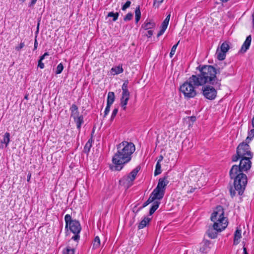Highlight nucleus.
Instances as JSON below:
<instances>
[{
	"instance_id": "0eeeda50",
	"label": "nucleus",
	"mask_w": 254,
	"mask_h": 254,
	"mask_svg": "<svg viewBox=\"0 0 254 254\" xmlns=\"http://www.w3.org/2000/svg\"><path fill=\"white\" fill-rule=\"evenodd\" d=\"M151 203H152V204L151 208H150L149 213V215H152L155 212V211L158 209L160 204V202L159 200V198L154 194H153V192H152L150 194L148 199L143 203L142 206H141L137 209L136 213H137L143 208L146 207Z\"/></svg>"
},
{
	"instance_id": "bb28decb",
	"label": "nucleus",
	"mask_w": 254,
	"mask_h": 254,
	"mask_svg": "<svg viewBox=\"0 0 254 254\" xmlns=\"http://www.w3.org/2000/svg\"><path fill=\"white\" fill-rule=\"evenodd\" d=\"M115 99V93L113 92H109L108 94L107 104L112 105Z\"/></svg>"
},
{
	"instance_id": "680f3d73",
	"label": "nucleus",
	"mask_w": 254,
	"mask_h": 254,
	"mask_svg": "<svg viewBox=\"0 0 254 254\" xmlns=\"http://www.w3.org/2000/svg\"><path fill=\"white\" fill-rule=\"evenodd\" d=\"M28 96H29V94H26L24 96V99H26V100H28Z\"/></svg>"
},
{
	"instance_id": "8fccbe9b",
	"label": "nucleus",
	"mask_w": 254,
	"mask_h": 254,
	"mask_svg": "<svg viewBox=\"0 0 254 254\" xmlns=\"http://www.w3.org/2000/svg\"><path fill=\"white\" fill-rule=\"evenodd\" d=\"M191 88H192V89H191V97H193L195 96V95H196L197 93H196V91L194 90V87L192 86V85H191Z\"/></svg>"
},
{
	"instance_id": "b1692460",
	"label": "nucleus",
	"mask_w": 254,
	"mask_h": 254,
	"mask_svg": "<svg viewBox=\"0 0 254 254\" xmlns=\"http://www.w3.org/2000/svg\"><path fill=\"white\" fill-rule=\"evenodd\" d=\"M151 218H150L147 217H145L144 219H143L141 222L139 223L138 225V229H141L146 227L151 221Z\"/></svg>"
},
{
	"instance_id": "393cba45",
	"label": "nucleus",
	"mask_w": 254,
	"mask_h": 254,
	"mask_svg": "<svg viewBox=\"0 0 254 254\" xmlns=\"http://www.w3.org/2000/svg\"><path fill=\"white\" fill-rule=\"evenodd\" d=\"M252 124L253 128L251 129L248 132V136L246 138V141L250 142L252 138L254 137V117L252 120Z\"/></svg>"
},
{
	"instance_id": "79ce46f5",
	"label": "nucleus",
	"mask_w": 254,
	"mask_h": 254,
	"mask_svg": "<svg viewBox=\"0 0 254 254\" xmlns=\"http://www.w3.org/2000/svg\"><path fill=\"white\" fill-rule=\"evenodd\" d=\"M118 112V108H115L112 113V115L110 118V121H113L116 116L117 113Z\"/></svg>"
},
{
	"instance_id": "c9c22d12",
	"label": "nucleus",
	"mask_w": 254,
	"mask_h": 254,
	"mask_svg": "<svg viewBox=\"0 0 254 254\" xmlns=\"http://www.w3.org/2000/svg\"><path fill=\"white\" fill-rule=\"evenodd\" d=\"M119 12H116L114 13L113 12H110L108 14V17H113V21H116L119 17Z\"/></svg>"
},
{
	"instance_id": "f257e3e1",
	"label": "nucleus",
	"mask_w": 254,
	"mask_h": 254,
	"mask_svg": "<svg viewBox=\"0 0 254 254\" xmlns=\"http://www.w3.org/2000/svg\"><path fill=\"white\" fill-rule=\"evenodd\" d=\"M117 149L112 158L114 165L110 166L113 171L121 170L124 165L131 160L135 147L133 143L124 141L117 145Z\"/></svg>"
},
{
	"instance_id": "37998d69",
	"label": "nucleus",
	"mask_w": 254,
	"mask_h": 254,
	"mask_svg": "<svg viewBox=\"0 0 254 254\" xmlns=\"http://www.w3.org/2000/svg\"><path fill=\"white\" fill-rule=\"evenodd\" d=\"M24 42L21 41L20 44L18 46L15 47V50L17 51H20L24 47Z\"/></svg>"
},
{
	"instance_id": "2eb2a0df",
	"label": "nucleus",
	"mask_w": 254,
	"mask_h": 254,
	"mask_svg": "<svg viewBox=\"0 0 254 254\" xmlns=\"http://www.w3.org/2000/svg\"><path fill=\"white\" fill-rule=\"evenodd\" d=\"M222 230L218 227L217 224H213L212 226H210L207 231V234L209 237L211 239H214L217 237L218 232H220Z\"/></svg>"
},
{
	"instance_id": "3c124183",
	"label": "nucleus",
	"mask_w": 254,
	"mask_h": 254,
	"mask_svg": "<svg viewBox=\"0 0 254 254\" xmlns=\"http://www.w3.org/2000/svg\"><path fill=\"white\" fill-rule=\"evenodd\" d=\"M240 158H241V157H240L237 154L236 155L233 156V157H232V161L233 162H236V161H237L238 160V159H240Z\"/></svg>"
},
{
	"instance_id": "f8f14e48",
	"label": "nucleus",
	"mask_w": 254,
	"mask_h": 254,
	"mask_svg": "<svg viewBox=\"0 0 254 254\" xmlns=\"http://www.w3.org/2000/svg\"><path fill=\"white\" fill-rule=\"evenodd\" d=\"M224 211L223 208L220 206H217L215 210L214 211L213 213L211 215V216H215L216 219H221L222 221V225L223 227H227L228 226V221L226 217H225L224 216Z\"/></svg>"
},
{
	"instance_id": "ddd939ff",
	"label": "nucleus",
	"mask_w": 254,
	"mask_h": 254,
	"mask_svg": "<svg viewBox=\"0 0 254 254\" xmlns=\"http://www.w3.org/2000/svg\"><path fill=\"white\" fill-rule=\"evenodd\" d=\"M203 94L205 98L209 100L214 99L217 94L216 90L215 88L210 86H206L202 89Z\"/></svg>"
},
{
	"instance_id": "72a5a7b5",
	"label": "nucleus",
	"mask_w": 254,
	"mask_h": 254,
	"mask_svg": "<svg viewBox=\"0 0 254 254\" xmlns=\"http://www.w3.org/2000/svg\"><path fill=\"white\" fill-rule=\"evenodd\" d=\"M162 172L161 171V164L159 163V162H157L156 166H155V170L154 171V176H156L157 175H158L160 174Z\"/></svg>"
},
{
	"instance_id": "338daca9",
	"label": "nucleus",
	"mask_w": 254,
	"mask_h": 254,
	"mask_svg": "<svg viewBox=\"0 0 254 254\" xmlns=\"http://www.w3.org/2000/svg\"><path fill=\"white\" fill-rule=\"evenodd\" d=\"M20 0L22 2H24L25 1V0Z\"/></svg>"
},
{
	"instance_id": "e433bc0d",
	"label": "nucleus",
	"mask_w": 254,
	"mask_h": 254,
	"mask_svg": "<svg viewBox=\"0 0 254 254\" xmlns=\"http://www.w3.org/2000/svg\"><path fill=\"white\" fill-rule=\"evenodd\" d=\"M183 124L184 126H186L188 128L190 127V117H187L183 119Z\"/></svg>"
},
{
	"instance_id": "ea45409f",
	"label": "nucleus",
	"mask_w": 254,
	"mask_h": 254,
	"mask_svg": "<svg viewBox=\"0 0 254 254\" xmlns=\"http://www.w3.org/2000/svg\"><path fill=\"white\" fill-rule=\"evenodd\" d=\"M133 17V14L131 12H128L124 18L125 21H130Z\"/></svg>"
},
{
	"instance_id": "9b49d317",
	"label": "nucleus",
	"mask_w": 254,
	"mask_h": 254,
	"mask_svg": "<svg viewBox=\"0 0 254 254\" xmlns=\"http://www.w3.org/2000/svg\"><path fill=\"white\" fill-rule=\"evenodd\" d=\"M252 158L248 156L247 157L241 158L239 165H236L237 168L240 170V172H247L251 169L252 166L251 159Z\"/></svg>"
},
{
	"instance_id": "7ed1b4c3",
	"label": "nucleus",
	"mask_w": 254,
	"mask_h": 254,
	"mask_svg": "<svg viewBox=\"0 0 254 254\" xmlns=\"http://www.w3.org/2000/svg\"><path fill=\"white\" fill-rule=\"evenodd\" d=\"M199 75H192L191 80L196 86L202 85L207 82L213 84L216 77L215 68L211 65H204L200 69Z\"/></svg>"
},
{
	"instance_id": "473e14b6",
	"label": "nucleus",
	"mask_w": 254,
	"mask_h": 254,
	"mask_svg": "<svg viewBox=\"0 0 254 254\" xmlns=\"http://www.w3.org/2000/svg\"><path fill=\"white\" fill-rule=\"evenodd\" d=\"M229 49V46L227 42H225L223 43L221 46L220 51L226 53Z\"/></svg>"
},
{
	"instance_id": "412c9836",
	"label": "nucleus",
	"mask_w": 254,
	"mask_h": 254,
	"mask_svg": "<svg viewBox=\"0 0 254 254\" xmlns=\"http://www.w3.org/2000/svg\"><path fill=\"white\" fill-rule=\"evenodd\" d=\"M155 23L153 22L146 20L141 26V28L143 29L147 30L154 28L155 27Z\"/></svg>"
},
{
	"instance_id": "9d476101",
	"label": "nucleus",
	"mask_w": 254,
	"mask_h": 254,
	"mask_svg": "<svg viewBox=\"0 0 254 254\" xmlns=\"http://www.w3.org/2000/svg\"><path fill=\"white\" fill-rule=\"evenodd\" d=\"M128 81L126 80L124 81L122 87V93L121 98L120 105L123 110L126 111L127 109V105L129 99L130 93L128 90Z\"/></svg>"
},
{
	"instance_id": "a18cd8bd",
	"label": "nucleus",
	"mask_w": 254,
	"mask_h": 254,
	"mask_svg": "<svg viewBox=\"0 0 254 254\" xmlns=\"http://www.w3.org/2000/svg\"><path fill=\"white\" fill-rule=\"evenodd\" d=\"M163 0H154L153 6L159 7L160 3L163 2Z\"/></svg>"
},
{
	"instance_id": "c85d7f7f",
	"label": "nucleus",
	"mask_w": 254,
	"mask_h": 254,
	"mask_svg": "<svg viewBox=\"0 0 254 254\" xmlns=\"http://www.w3.org/2000/svg\"><path fill=\"white\" fill-rule=\"evenodd\" d=\"M168 25V23H166V22L163 21L160 27V30L157 34V37H159L163 34L166 29H167Z\"/></svg>"
},
{
	"instance_id": "864d4df0",
	"label": "nucleus",
	"mask_w": 254,
	"mask_h": 254,
	"mask_svg": "<svg viewBox=\"0 0 254 254\" xmlns=\"http://www.w3.org/2000/svg\"><path fill=\"white\" fill-rule=\"evenodd\" d=\"M170 18V14H169L167 16V17L165 18V19L163 21L166 22V23L169 24Z\"/></svg>"
},
{
	"instance_id": "39448f33",
	"label": "nucleus",
	"mask_w": 254,
	"mask_h": 254,
	"mask_svg": "<svg viewBox=\"0 0 254 254\" xmlns=\"http://www.w3.org/2000/svg\"><path fill=\"white\" fill-rule=\"evenodd\" d=\"M204 172V169L201 167H195L191 170V182L195 183L193 190L200 188L206 183Z\"/></svg>"
},
{
	"instance_id": "4d7b16f0",
	"label": "nucleus",
	"mask_w": 254,
	"mask_h": 254,
	"mask_svg": "<svg viewBox=\"0 0 254 254\" xmlns=\"http://www.w3.org/2000/svg\"><path fill=\"white\" fill-rule=\"evenodd\" d=\"M163 159V156L162 155H161L159 156V159H158V160L157 162H159V163H160L161 161H162Z\"/></svg>"
},
{
	"instance_id": "f3484780",
	"label": "nucleus",
	"mask_w": 254,
	"mask_h": 254,
	"mask_svg": "<svg viewBox=\"0 0 254 254\" xmlns=\"http://www.w3.org/2000/svg\"><path fill=\"white\" fill-rule=\"evenodd\" d=\"M73 119L74 122L76 123L77 128L78 130H80L81 126L84 123V118L83 115H81L77 117H74Z\"/></svg>"
},
{
	"instance_id": "6e6552de",
	"label": "nucleus",
	"mask_w": 254,
	"mask_h": 254,
	"mask_svg": "<svg viewBox=\"0 0 254 254\" xmlns=\"http://www.w3.org/2000/svg\"><path fill=\"white\" fill-rule=\"evenodd\" d=\"M140 168V166H137L128 175L123 177L119 181L120 185L125 186L127 189L129 188L133 185V182Z\"/></svg>"
},
{
	"instance_id": "1a4fd4ad",
	"label": "nucleus",
	"mask_w": 254,
	"mask_h": 254,
	"mask_svg": "<svg viewBox=\"0 0 254 254\" xmlns=\"http://www.w3.org/2000/svg\"><path fill=\"white\" fill-rule=\"evenodd\" d=\"M250 142L246 141L240 143L237 148V154L240 157L244 158L250 157H253V153L251 151V148L248 143Z\"/></svg>"
},
{
	"instance_id": "cd10ccee",
	"label": "nucleus",
	"mask_w": 254,
	"mask_h": 254,
	"mask_svg": "<svg viewBox=\"0 0 254 254\" xmlns=\"http://www.w3.org/2000/svg\"><path fill=\"white\" fill-rule=\"evenodd\" d=\"M111 71L114 72L113 73L115 74H118L122 73L124 71V69L122 67V64L119 65L118 66H116L113 67L111 68Z\"/></svg>"
},
{
	"instance_id": "bf43d9fd",
	"label": "nucleus",
	"mask_w": 254,
	"mask_h": 254,
	"mask_svg": "<svg viewBox=\"0 0 254 254\" xmlns=\"http://www.w3.org/2000/svg\"><path fill=\"white\" fill-rule=\"evenodd\" d=\"M45 58V56L43 55L40 57L39 60L43 61Z\"/></svg>"
},
{
	"instance_id": "a211bd4d",
	"label": "nucleus",
	"mask_w": 254,
	"mask_h": 254,
	"mask_svg": "<svg viewBox=\"0 0 254 254\" xmlns=\"http://www.w3.org/2000/svg\"><path fill=\"white\" fill-rule=\"evenodd\" d=\"M252 41L251 35L248 36L244 43H243L241 51L243 52H245L249 48Z\"/></svg>"
},
{
	"instance_id": "69168bd1",
	"label": "nucleus",
	"mask_w": 254,
	"mask_h": 254,
	"mask_svg": "<svg viewBox=\"0 0 254 254\" xmlns=\"http://www.w3.org/2000/svg\"><path fill=\"white\" fill-rule=\"evenodd\" d=\"M45 57L48 56L49 55V53L48 52H46L43 54Z\"/></svg>"
},
{
	"instance_id": "7c9ffc66",
	"label": "nucleus",
	"mask_w": 254,
	"mask_h": 254,
	"mask_svg": "<svg viewBox=\"0 0 254 254\" xmlns=\"http://www.w3.org/2000/svg\"><path fill=\"white\" fill-rule=\"evenodd\" d=\"M141 18V11L140 10V7L138 5L136 7L135 10V23H137Z\"/></svg>"
},
{
	"instance_id": "5fc2aeb1",
	"label": "nucleus",
	"mask_w": 254,
	"mask_h": 254,
	"mask_svg": "<svg viewBox=\"0 0 254 254\" xmlns=\"http://www.w3.org/2000/svg\"><path fill=\"white\" fill-rule=\"evenodd\" d=\"M170 18V14H169L167 16V17L165 18V19L163 21L166 22V23L169 24Z\"/></svg>"
},
{
	"instance_id": "49530a36",
	"label": "nucleus",
	"mask_w": 254,
	"mask_h": 254,
	"mask_svg": "<svg viewBox=\"0 0 254 254\" xmlns=\"http://www.w3.org/2000/svg\"><path fill=\"white\" fill-rule=\"evenodd\" d=\"M37 35H36L35 37V40H34V49H33L34 51L36 50L38 47V41L37 40Z\"/></svg>"
},
{
	"instance_id": "f03ea898",
	"label": "nucleus",
	"mask_w": 254,
	"mask_h": 254,
	"mask_svg": "<svg viewBox=\"0 0 254 254\" xmlns=\"http://www.w3.org/2000/svg\"><path fill=\"white\" fill-rule=\"evenodd\" d=\"M229 175L231 179L234 180V186L235 190L232 188L230 189V194L232 197L236 194L237 191L239 195H242L245 189L248 182L247 176L244 173L240 172V170L237 168L236 165H233L230 172Z\"/></svg>"
},
{
	"instance_id": "4c0bfd02",
	"label": "nucleus",
	"mask_w": 254,
	"mask_h": 254,
	"mask_svg": "<svg viewBox=\"0 0 254 254\" xmlns=\"http://www.w3.org/2000/svg\"><path fill=\"white\" fill-rule=\"evenodd\" d=\"M180 41H178V43L174 45L172 49H171V52L170 53V58H172V57L173 56V55L175 54V52H176V49H177V47Z\"/></svg>"
},
{
	"instance_id": "5701e85b",
	"label": "nucleus",
	"mask_w": 254,
	"mask_h": 254,
	"mask_svg": "<svg viewBox=\"0 0 254 254\" xmlns=\"http://www.w3.org/2000/svg\"><path fill=\"white\" fill-rule=\"evenodd\" d=\"M70 112H71V115L70 117L72 118H74V117H77L79 116V111H78V108L77 105L73 104L71 105V106L70 107L69 109Z\"/></svg>"
},
{
	"instance_id": "09e8293b",
	"label": "nucleus",
	"mask_w": 254,
	"mask_h": 254,
	"mask_svg": "<svg viewBox=\"0 0 254 254\" xmlns=\"http://www.w3.org/2000/svg\"><path fill=\"white\" fill-rule=\"evenodd\" d=\"M153 34V31L151 30H148L147 32V34H145L148 37H151Z\"/></svg>"
},
{
	"instance_id": "aec40b11",
	"label": "nucleus",
	"mask_w": 254,
	"mask_h": 254,
	"mask_svg": "<svg viewBox=\"0 0 254 254\" xmlns=\"http://www.w3.org/2000/svg\"><path fill=\"white\" fill-rule=\"evenodd\" d=\"M241 233V230L237 228L234 233V245H237L239 243L240 240L242 238Z\"/></svg>"
},
{
	"instance_id": "2f4dec72",
	"label": "nucleus",
	"mask_w": 254,
	"mask_h": 254,
	"mask_svg": "<svg viewBox=\"0 0 254 254\" xmlns=\"http://www.w3.org/2000/svg\"><path fill=\"white\" fill-rule=\"evenodd\" d=\"M100 246V240L98 236L95 237L94 241L93 242V248L97 249Z\"/></svg>"
},
{
	"instance_id": "c03bdc74",
	"label": "nucleus",
	"mask_w": 254,
	"mask_h": 254,
	"mask_svg": "<svg viewBox=\"0 0 254 254\" xmlns=\"http://www.w3.org/2000/svg\"><path fill=\"white\" fill-rule=\"evenodd\" d=\"M111 105L107 104L106 107L104 111V118H105L109 113Z\"/></svg>"
},
{
	"instance_id": "603ef678",
	"label": "nucleus",
	"mask_w": 254,
	"mask_h": 254,
	"mask_svg": "<svg viewBox=\"0 0 254 254\" xmlns=\"http://www.w3.org/2000/svg\"><path fill=\"white\" fill-rule=\"evenodd\" d=\"M37 0H31L29 4V7H32L36 3Z\"/></svg>"
},
{
	"instance_id": "f704fd0d",
	"label": "nucleus",
	"mask_w": 254,
	"mask_h": 254,
	"mask_svg": "<svg viewBox=\"0 0 254 254\" xmlns=\"http://www.w3.org/2000/svg\"><path fill=\"white\" fill-rule=\"evenodd\" d=\"M74 249H72L68 246L63 251V254H74Z\"/></svg>"
},
{
	"instance_id": "58836bf2",
	"label": "nucleus",
	"mask_w": 254,
	"mask_h": 254,
	"mask_svg": "<svg viewBox=\"0 0 254 254\" xmlns=\"http://www.w3.org/2000/svg\"><path fill=\"white\" fill-rule=\"evenodd\" d=\"M63 69H64V65H63V64L62 63L59 64L57 67L56 71L55 72L57 74H60L63 70Z\"/></svg>"
},
{
	"instance_id": "4468645a",
	"label": "nucleus",
	"mask_w": 254,
	"mask_h": 254,
	"mask_svg": "<svg viewBox=\"0 0 254 254\" xmlns=\"http://www.w3.org/2000/svg\"><path fill=\"white\" fill-rule=\"evenodd\" d=\"M190 78L180 86V90L184 95L185 97L190 98Z\"/></svg>"
},
{
	"instance_id": "a19ab883",
	"label": "nucleus",
	"mask_w": 254,
	"mask_h": 254,
	"mask_svg": "<svg viewBox=\"0 0 254 254\" xmlns=\"http://www.w3.org/2000/svg\"><path fill=\"white\" fill-rule=\"evenodd\" d=\"M131 5V1L127 0L122 6V10L125 11L127 8H129Z\"/></svg>"
},
{
	"instance_id": "c756f323",
	"label": "nucleus",
	"mask_w": 254,
	"mask_h": 254,
	"mask_svg": "<svg viewBox=\"0 0 254 254\" xmlns=\"http://www.w3.org/2000/svg\"><path fill=\"white\" fill-rule=\"evenodd\" d=\"M216 55L217 58L220 61L224 60L226 58V53L220 51L219 49H217Z\"/></svg>"
},
{
	"instance_id": "774afa93",
	"label": "nucleus",
	"mask_w": 254,
	"mask_h": 254,
	"mask_svg": "<svg viewBox=\"0 0 254 254\" xmlns=\"http://www.w3.org/2000/svg\"><path fill=\"white\" fill-rule=\"evenodd\" d=\"M188 16H189V14L188 13V14H187V15H186V17H188Z\"/></svg>"
},
{
	"instance_id": "4be33fe9",
	"label": "nucleus",
	"mask_w": 254,
	"mask_h": 254,
	"mask_svg": "<svg viewBox=\"0 0 254 254\" xmlns=\"http://www.w3.org/2000/svg\"><path fill=\"white\" fill-rule=\"evenodd\" d=\"M10 133L8 132H6L4 133L3 139L0 141L1 145H0V148H3L2 144H5V147L8 146L10 142Z\"/></svg>"
},
{
	"instance_id": "6e6d98bb",
	"label": "nucleus",
	"mask_w": 254,
	"mask_h": 254,
	"mask_svg": "<svg viewBox=\"0 0 254 254\" xmlns=\"http://www.w3.org/2000/svg\"><path fill=\"white\" fill-rule=\"evenodd\" d=\"M31 173L30 172H29L27 175V182H30V180L31 179Z\"/></svg>"
},
{
	"instance_id": "423d86ee",
	"label": "nucleus",
	"mask_w": 254,
	"mask_h": 254,
	"mask_svg": "<svg viewBox=\"0 0 254 254\" xmlns=\"http://www.w3.org/2000/svg\"><path fill=\"white\" fill-rule=\"evenodd\" d=\"M168 178L167 175L160 178L157 187L152 192L159 198V200L162 199L164 195L166 187L169 183Z\"/></svg>"
},
{
	"instance_id": "20e7f679",
	"label": "nucleus",
	"mask_w": 254,
	"mask_h": 254,
	"mask_svg": "<svg viewBox=\"0 0 254 254\" xmlns=\"http://www.w3.org/2000/svg\"><path fill=\"white\" fill-rule=\"evenodd\" d=\"M64 220L65 222V229L69 227V230L74 234L71 239L76 242H78L80 239L79 233L81 230L79 222L75 219H72L69 214L65 215Z\"/></svg>"
},
{
	"instance_id": "e2e57ef3",
	"label": "nucleus",
	"mask_w": 254,
	"mask_h": 254,
	"mask_svg": "<svg viewBox=\"0 0 254 254\" xmlns=\"http://www.w3.org/2000/svg\"><path fill=\"white\" fill-rule=\"evenodd\" d=\"M252 18H253V22L254 27V12L252 14Z\"/></svg>"
},
{
	"instance_id": "052dcab7",
	"label": "nucleus",
	"mask_w": 254,
	"mask_h": 254,
	"mask_svg": "<svg viewBox=\"0 0 254 254\" xmlns=\"http://www.w3.org/2000/svg\"><path fill=\"white\" fill-rule=\"evenodd\" d=\"M243 251H244V254H248L247 251V249L245 247L243 248Z\"/></svg>"
},
{
	"instance_id": "dca6fc26",
	"label": "nucleus",
	"mask_w": 254,
	"mask_h": 254,
	"mask_svg": "<svg viewBox=\"0 0 254 254\" xmlns=\"http://www.w3.org/2000/svg\"><path fill=\"white\" fill-rule=\"evenodd\" d=\"M94 131H95V129L93 128L92 130V132H91V137H90V138L89 139V140L86 142L85 145L84 147L83 152L86 153L87 155L88 154L89 152H90V148L92 147V142L93 141V133L94 132Z\"/></svg>"
},
{
	"instance_id": "0e129e2a",
	"label": "nucleus",
	"mask_w": 254,
	"mask_h": 254,
	"mask_svg": "<svg viewBox=\"0 0 254 254\" xmlns=\"http://www.w3.org/2000/svg\"><path fill=\"white\" fill-rule=\"evenodd\" d=\"M195 120V117L191 116V122H193Z\"/></svg>"
},
{
	"instance_id": "13d9d810",
	"label": "nucleus",
	"mask_w": 254,
	"mask_h": 254,
	"mask_svg": "<svg viewBox=\"0 0 254 254\" xmlns=\"http://www.w3.org/2000/svg\"><path fill=\"white\" fill-rule=\"evenodd\" d=\"M39 23H38V25L37 26V31L36 32V35H37L39 32Z\"/></svg>"
},
{
	"instance_id": "6ab92c4d",
	"label": "nucleus",
	"mask_w": 254,
	"mask_h": 254,
	"mask_svg": "<svg viewBox=\"0 0 254 254\" xmlns=\"http://www.w3.org/2000/svg\"><path fill=\"white\" fill-rule=\"evenodd\" d=\"M210 243L208 241H204L201 244L199 248V251L202 253H206L210 250Z\"/></svg>"
},
{
	"instance_id": "a878e982",
	"label": "nucleus",
	"mask_w": 254,
	"mask_h": 254,
	"mask_svg": "<svg viewBox=\"0 0 254 254\" xmlns=\"http://www.w3.org/2000/svg\"><path fill=\"white\" fill-rule=\"evenodd\" d=\"M211 220L212 221L214 222L213 224H217L218 227L220 228L221 230H224L227 227H223L222 225V221H221V219H216L215 216H211Z\"/></svg>"
},
{
	"instance_id": "de8ad7c7",
	"label": "nucleus",
	"mask_w": 254,
	"mask_h": 254,
	"mask_svg": "<svg viewBox=\"0 0 254 254\" xmlns=\"http://www.w3.org/2000/svg\"><path fill=\"white\" fill-rule=\"evenodd\" d=\"M38 66L40 67L41 69H43L44 68V64L42 62V61L38 60Z\"/></svg>"
}]
</instances>
